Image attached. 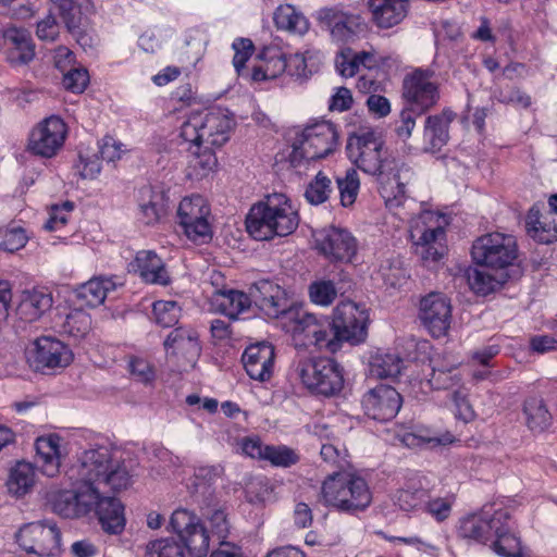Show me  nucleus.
Segmentation results:
<instances>
[{
	"label": "nucleus",
	"instance_id": "1",
	"mask_svg": "<svg viewBox=\"0 0 557 557\" xmlns=\"http://www.w3.org/2000/svg\"><path fill=\"white\" fill-rule=\"evenodd\" d=\"M76 473L81 482L77 490H59L48 494L53 512L73 519L95 510L106 533L121 534L126 522L124 506L112 494L132 485V475L125 465L113 460L110 451L101 447L82 454Z\"/></svg>",
	"mask_w": 557,
	"mask_h": 557
},
{
	"label": "nucleus",
	"instance_id": "2",
	"mask_svg": "<svg viewBox=\"0 0 557 557\" xmlns=\"http://www.w3.org/2000/svg\"><path fill=\"white\" fill-rule=\"evenodd\" d=\"M298 330L304 332L301 342L320 350L336 352L344 342L358 344L367 336V312L355 302L346 301L336 306L333 317L318 319L314 314L302 315Z\"/></svg>",
	"mask_w": 557,
	"mask_h": 557
},
{
	"label": "nucleus",
	"instance_id": "3",
	"mask_svg": "<svg viewBox=\"0 0 557 557\" xmlns=\"http://www.w3.org/2000/svg\"><path fill=\"white\" fill-rule=\"evenodd\" d=\"M173 531L181 542L173 539H159L146 545L145 557H186L184 547L190 557H206L210 549V534L201 519L187 509H176L170 520Z\"/></svg>",
	"mask_w": 557,
	"mask_h": 557
},
{
	"label": "nucleus",
	"instance_id": "4",
	"mask_svg": "<svg viewBox=\"0 0 557 557\" xmlns=\"http://www.w3.org/2000/svg\"><path fill=\"white\" fill-rule=\"evenodd\" d=\"M298 224V213L283 194L268 195L250 208L246 218L247 232L257 240L290 235Z\"/></svg>",
	"mask_w": 557,
	"mask_h": 557
},
{
	"label": "nucleus",
	"instance_id": "5",
	"mask_svg": "<svg viewBox=\"0 0 557 557\" xmlns=\"http://www.w3.org/2000/svg\"><path fill=\"white\" fill-rule=\"evenodd\" d=\"M319 500L344 512L362 511L372 500L368 483L360 475L338 471L329 474L321 486Z\"/></svg>",
	"mask_w": 557,
	"mask_h": 557
},
{
	"label": "nucleus",
	"instance_id": "6",
	"mask_svg": "<svg viewBox=\"0 0 557 557\" xmlns=\"http://www.w3.org/2000/svg\"><path fill=\"white\" fill-rule=\"evenodd\" d=\"M250 294L255 305L270 319H283L284 326L293 336L301 341L304 332L298 330L302 315H309L302 308L294 306L287 298L286 292L270 280H259L251 288Z\"/></svg>",
	"mask_w": 557,
	"mask_h": 557
},
{
	"label": "nucleus",
	"instance_id": "7",
	"mask_svg": "<svg viewBox=\"0 0 557 557\" xmlns=\"http://www.w3.org/2000/svg\"><path fill=\"white\" fill-rule=\"evenodd\" d=\"M337 145L338 133L333 123L322 121L307 126L293 140L289 163L293 168H301L327 157Z\"/></svg>",
	"mask_w": 557,
	"mask_h": 557
},
{
	"label": "nucleus",
	"instance_id": "8",
	"mask_svg": "<svg viewBox=\"0 0 557 557\" xmlns=\"http://www.w3.org/2000/svg\"><path fill=\"white\" fill-rule=\"evenodd\" d=\"M233 120L221 109L197 112L188 116L180 128V137L200 149L201 145L221 147L230 139Z\"/></svg>",
	"mask_w": 557,
	"mask_h": 557
},
{
	"label": "nucleus",
	"instance_id": "9",
	"mask_svg": "<svg viewBox=\"0 0 557 557\" xmlns=\"http://www.w3.org/2000/svg\"><path fill=\"white\" fill-rule=\"evenodd\" d=\"M296 373L309 391L319 395H336L344 386L343 369L333 358L301 359L296 364Z\"/></svg>",
	"mask_w": 557,
	"mask_h": 557
},
{
	"label": "nucleus",
	"instance_id": "10",
	"mask_svg": "<svg viewBox=\"0 0 557 557\" xmlns=\"http://www.w3.org/2000/svg\"><path fill=\"white\" fill-rule=\"evenodd\" d=\"M349 160L362 172L375 175L385 163L395 160L384 148V143L373 131L351 135L346 145Z\"/></svg>",
	"mask_w": 557,
	"mask_h": 557
},
{
	"label": "nucleus",
	"instance_id": "11",
	"mask_svg": "<svg viewBox=\"0 0 557 557\" xmlns=\"http://www.w3.org/2000/svg\"><path fill=\"white\" fill-rule=\"evenodd\" d=\"M471 256L478 265L502 270L513 264L518 257V246L511 235L490 233L473 242Z\"/></svg>",
	"mask_w": 557,
	"mask_h": 557
},
{
	"label": "nucleus",
	"instance_id": "12",
	"mask_svg": "<svg viewBox=\"0 0 557 557\" xmlns=\"http://www.w3.org/2000/svg\"><path fill=\"white\" fill-rule=\"evenodd\" d=\"M434 76V71L430 69H417L405 77L403 95L406 107L418 113H426L437 103L440 90Z\"/></svg>",
	"mask_w": 557,
	"mask_h": 557
},
{
	"label": "nucleus",
	"instance_id": "13",
	"mask_svg": "<svg viewBox=\"0 0 557 557\" xmlns=\"http://www.w3.org/2000/svg\"><path fill=\"white\" fill-rule=\"evenodd\" d=\"M16 542L27 553L55 556L61 550V532L54 522H32L20 529Z\"/></svg>",
	"mask_w": 557,
	"mask_h": 557
},
{
	"label": "nucleus",
	"instance_id": "14",
	"mask_svg": "<svg viewBox=\"0 0 557 557\" xmlns=\"http://www.w3.org/2000/svg\"><path fill=\"white\" fill-rule=\"evenodd\" d=\"M210 208L200 195L185 197L178 205L177 219L184 234L193 242H206L212 236L208 221Z\"/></svg>",
	"mask_w": 557,
	"mask_h": 557
},
{
	"label": "nucleus",
	"instance_id": "15",
	"mask_svg": "<svg viewBox=\"0 0 557 557\" xmlns=\"http://www.w3.org/2000/svg\"><path fill=\"white\" fill-rule=\"evenodd\" d=\"M315 18L338 44L352 42L366 30V24L360 15L338 8H322L317 12Z\"/></svg>",
	"mask_w": 557,
	"mask_h": 557
},
{
	"label": "nucleus",
	"instance_id": "16",
	"mask_svg": "<svg viewBox=\"0 0 557 557\" xmlns=\"http://www.w3.org/2000/svg\"><path fill=\"white\" fill-rule=\"evenodd\" d=\"M419 318L433 337L445 336L453 319L450 300L442 293L428 294L420 300Z\"/></svg>",
	"mask_w": 557,
	"mask_h": 557
},
{
	"label": "nucleus",
	"instance_id": "17",
	"mask_svg": "<svg viewBox=\"0 0 557 557\" xmlns=\"http://www.w3.org/2000/svg\"><path fill=\"white\" fill-rule=\"evenodd\" d=\"M66 133V125L60 117L49 116L32 131L28 149L36 156L51 158L63 146Z\"/></svg>",
	"mask_w": 557,
	"mask_h": 557
},
{
	"label": "nucleus",
	"instance_id": "18",
	"mask_svg": "<svg viewBox=\"0 0 557 557\" xmlns=\"http://www.w3.org/2000/svg\"><path fill=\"white\" fill-rule=\"evenodd\" d=\"M315 248L330 261L350 262L357 253V240L345 228L331 226L314 234Z\"/></svg>",
	"mask_w": 557,
	"mask_h": 557
},
{
	"label": "nucleus",
	"instance_id": "19",
	"mask_svg": "<svg viewBox=\"0 0 557 557\" xmlns=\"http://www.w3.org/2000/svg\"><path fill=\"white\" fill-rule=\"evenodd\" d=\"M73 360L70 348L61 341L44 336L35 341L27 351V362L35 371L64 368Z\"/></svg>",
	"mask_w": 557,
	"mask_h": 557
},
{
	"label": "nucleus",
	"instance_id": "20",
	"mask_svg": "<svg viewBox=\"0 0 557 557\" xmlns=\"http://www.w3.org/2000/svg\"><path fill=\"white\" fill-rule=\"evenodd\" d=\"M408 174L409 169L395 159L385 163V168L374 175L379 193L387 207L396 208L403 203Z\"/></svg>",
	"mask_w": 557,
	"mask_h": 557
},
{
	"label": "nucleus",
	"instance_id": "21",
	"mask_svg": "<svg viewBox=\"0 0 557 557\" xmlns=\"http://www.w3.org/2000/svg\"><path fill=\"white\" fill-rule=\"evenodd\" d=\"M509 519L510 515L505 509L496 510L492 516L487 512L472 513L460 519L457 534L463 540L486 544L493 539L498 523Z\"/></svg>",
	"mask_w": 557,
	"mask_h": 557
},
{
	"label": "nucleus",
	"instance_id": "22",
	"mask_svg": "<svg viewBox=\"0 0 557 557\" xmlns=\"http://www.w3.org/2000/svg\"><path fill=\"white\" fill-rule=\"evenodd\" d=\"M362 406L368 417L385 422L398 413L401 396L394 387L381 384L363 395Z\"/></svg>",
	"mask_w": 557,
	"mask_h": 557
},
{
	"label": "nucleus",
	"instance_id": "23",
	"mask_svg": "<svg viewBox=\"0 0 557 557\" xmlns=\"http://www.w3.org/2000/svg\"><path fill=\"white\" fill-rule=\"evenodd\" d=\"M168 354L182 359L184 367L194 368L201 354L199 335L191 327H176L169 333L164 341Z\"/></svg>",
	"mask_w": 557,
	"mask_h": 557
},
{
	"label": "nucleus",
	"instance_id": "24",
	"mask_svg": "<svg viewBox=\"0 0 557 557\" xmlns=\"http://www.w3.org/2000/svg\"><path fill=\"white\" fill-rule=\"evenodd\" d=\"M274 358V347L270 343L261 342L248 346L242 361L250 379L265 382L272 376Z\"/></svg>",
	"mask_w": 557,
	"mask_h": 557
},
{
	"label": "nucleus",
	"instance_id": "25",
	"mask_svg": "<svg viewBox=\"0 0 557 557\" xmlns=\"http://www.w3.org/2000/svg\"><path fill=\"white\" fill-rule=\"evenodd\" d=\"M455 117L456 113L450 109L426 116L423 127L424 151L432 153L441 151L449 140V125Z\"/></svg>",
	"mask_w": 557,
	"mask_h": 557
},
{
	"label": "nucleus",
	"instance_id": "26",
	"mask_svg": "<svg viewBox=\"0 0 557 557\" xmlns=\"http://www.w3.org/2000/svg\"><path fill=\"white\" fill-rule=\"evenodd\" d=\"M7 46V60L12 65L28 64L35 58V44L29 30L22 27H8L3 33Z\"/></svg>",
	"mask_w": 557,
	"mask_h": 557
},
{
	"label": "nucleus",
	"instance_id": "27",
	"mask_svg": "<svg viewBox=\"0 0 557 557\" xmlns=\"http://www.w3.org/2000/svg\"><path fill=\"white\" fill-rule=\"evenodd\" d=\"M201 517L209 523L210 532L218 540H224L230 532V522L224 505L216 498L214 493L199 496L195 503Z\"/></svg>",
	"mask_w": 557,
	"mask_h": 557
},
{
	"label": "nucleus",
	"instance_id": "28",
	"mask_svg": "<svg viewBox=\"0 0 557 557\" xmlns=\"http://www.w3.org/2000/svg\"><path fill=\"white\" fill-rule=\"evenodd\" d=\"M368 7L373 23L380 28H391L407 16L409 0H369Z\"/></svg>",
	"mask_w": 557,
	"mask_h": 557
},
{
	"label": "nucleus",
	"instance_id": "29",
	"mask_svg": "<svg viewBox=\"0 0 557 557\" xmlns=\"http://www.w3.org/2000/svg\"><path fill=\"white\" fill-rule=\"evenodd\" d=\"M129 267L147 283L160 285L170 283V276L163 261L152 250L138 251Z\"/></svg>",
	"mask_w": 557,
	"mask_h": 557
},
{
	"label": "nucleus",
	"instance_id": "30",
	"mask_svg": "<svg viewBox=\"0 0 557 557\" xmlns=\"http://www.w3.org/2000/svg\"><path fill=\"white\" fill-rule=\"evenodd\" d=\"M252 301L251 295L237 289H216L211 296L212 307L230 319H236L248 311Z\"/></svg>",
	"mask_w": 557,
	"mask_h": 557
},
{
	"label": "nucleus",
	"instance_id": "31",
	"mask_svg": "<svg viewBox=\"0 0 557 557\" xmlns=\"http://www.w3.org/2000/svg\"><path fill=\"white\" fill-rule=\"evenodd\" d=\"M445 231L442 226L423 230L414 242L416 255L425 265L437 262L445 253Z\"/></svg>",
	"mask_w": 557,
	"mask_h": 557
},
{
	"label": "nucleus",
	"instance_id": "32",
	"mask_svg": "<svg viewBox=\"0 0 557 557\" xmlns=\"http://www.w3.org/2000/svg\"><path fill=\"white\" fill-rule=\"evenodd\" d=\"M168 209L166 196L162 190L145 186L139 191V210L141 220L150 225L159 222Z\"/></svg>",
	"mask_w": 557,
	"mask_h": 557
},
{
	"label": "nucleus",
	"instance_id": "33",
	"mask_svg": "<svg viewBox=\"0 0 557 557\" xmlns=\"http://www.w3.org/2000/svg\"><path fill=\"white\" fill-rule=\"evenodd\" d=\"M52 297L44 290H27L22 295L16 314L20 320L35 322L52 307Z\"/></svg>",
	"mask_w": 557,
	"mask_h": 557
},
{
	"label": "nucleus",
	"instance_id": "34",
	"mask_svg": "<svg viewBox=\"0 0 557 557\" xmlns=\"http://www.w3.org/2000/svg\"><path fill=\"white\" fill-rule=\"evenodd\" d=\"M37 463L45 475L53 478L59 473L61 465L60 437H39L35 443Z\"/></svg>",
	"mask_w": 557,
	"mask_h": 557
},
{
	"label": "nucleus",
	"instance_id": "35",
	"mask_svg": "<svg viewBox=\"0 0 557 557\" xmlns=\"http://www.w3.org/2000/svg\"><path fill=\"white\" fill-rule=\"evenodd\" d=\"M35 468L26 461H17L9 469L5 486L8 492L16 497L24 496L35 484Z\"/></svg>",
	"mask_w": 557,
	"mask_h": 557
},
{
	"label": "nucleus",
	"instance_id": "36",
	"mask_svg": "<svg viewBox=\"0 0 557 557\" xmlns=\"http://www.w3.org/2000/svg\"><path fill=\"white\" fill-rule=\"evenodd\" d=\"M285 55L286 54L277 48L264 49L260 54L263 64L253 67L251 79L255 82L274 79L285 73Z\"/></svg>",
	"mask_w": 557,
	"mask_h": 557
},
{
	"label": "nucleus",
	"instance_id": "37",
	"mask_svg": "<svg viewBox=\"0 0 557 557\" xmlns=\"http://www.w3.org/2000/svg\"><path fill=\"white\" fill-rule=\"evenodd\" d=\"M523 413L528 428L534 433H542L553 423V416L543 398L529 397L523 404Z\"/></svg>",
	"mask_w": 557,
	"mask_h": 557
},
{
	"label": "nucleus",
	"instance_id": "38",
	"mask_svg": "<svg viewBox=\"0 0 557 557\" xmlns=\"http://www.w3.org/2000/svg\"><path fill=\"white\" fill-rule=\"evenodd\" d=\"M115 283L107 277H94L76 289V296L86 306L95 308L103 304L107 295L115 289Z\"/></svg>",
	"mask_w": 557,
	"mask_h": 557
},
{
	"label": "nucleus",
	"instance_id": "39",
	"mask_svg": "<svg viewBox=\"0 0 557 557\" xmlns=\"http://www.w3.org/2000/svg\"><path fill=\"white\" fill-rule=\"evenodd\" d=\"M273 20L278 29L294 34L304 35L309 29L306 16L290 4L280 5L274 12Z\"/></svg>",
	"mask_w": 557,
	"mask_h": 557
},
{
	"label": "nucleus",
	"instance_id": "40",
	"mask_svg": "<svg viewBox=\"0 0 557 557\" xmlns=\"http://www.w3.org/2000/svg\"><path fill=\"white\" fill-rule=\"evenodd\" d=\"M223 468L221 466H200L195 469L194 480L190 485V493L194 503H197L199 496L214 493L212 485L222 476Z\"/></svg>",
	"mask_w": 557,
	"mask_h": 557
},
{
	"label": "nucleus",
	"instance_id": "41",
	"mask_svg": "<svg viewBox=\"0 0 557 557\" xmlns=\"http://www.w3.org/2000/svg\"><path fill=\"white\" fill-rule=\"evenodd\" d=\"M508 521L498 523L493 534L495 541L492 542V548L499 556L517 557L521 553L520 541L512 533Z\"/></svg>",
	"mask_w": 557,
	"mask_h": 557
},
{
	"label": "nucleus",
	"instance_id": "42",
	"mask_svg": "<svg viewBox=\"0 0 557 557\" xmlns=\"http://www.w3.org/2000/svg\"><path fill=\"white\" fill-rule=\"evenodd\" d=\"M404 361L397 354L377 352L371 357L370 374L377 379L396 377L400 374Z\"/></svg>",
	"mask_w": 557,
	"mask_h": 557
},
{
	"label": "nucleus",
	"instance_id": "43",
	"mask_svg": "<svg viewBox=\"0 0 557 557\" xmlns=\"http://www.w3.org/2000/svg\"><path fill=\"white\" fill-rule=\"evenodd\" d=\"M347 290L344 282L333 280H318L309 285L310 300L319 306L327 307L336 299L337 295Z\"/></svg>",
	"mask_w": 557,
	"mask_h": 557
},
{
	"label": "nucleus",
	"instance_id": "44",
	"mask_svg": "<svg viewBox=\"0 0 557 557\" xmlns=\"http://www.w3.org/2000/svg\"><path fill=\"white\" fill-rule=\"evenodd\" d=\"M528 234L540 244H552L557 240V224L541 221L539 211L530 210L527 218Z\"/></svg>",
	"mask_w": 557,
	"mask_h": 557
},
{
	"label": "nucleus",
	"instance_id": "45",
	"mask_svg": "<svg viewBox=\"0 0 557 557\" xmlns=\"http://www.w3.org/2000/svg\"><path fill=\"white\" fill-rule=\"evenodd\" d=\"M337 186L341 195V202L344 207L351 206L358 195L360 181L355 169L350 168L346 171L344 177H337Z\"/></svg>",
	"mask_w": 557,
	"mask_h": 557
},
{
	"label": "nucleus",
	"instance_id": "46",
	"mask_svg": "<svg viewBox=\"0 0 557 557\" xmlns=\"http://www.w3.org/2000/svg\"><path fill=\"white\" fill-rule=\"evenodd\" d=\"M332 191L331 180L322 172L308 185L305 197L312 205H321L327 200Z\"/></svg>",
	"mask_w": 557,
	"mask_h": 557
},
{
	"label": "nucleus",
	"instance_id": "47",
	"mask_svg": "<svg viewBox=\"0 0 557 557\" xmlns=\"http://www.w3.org/2000/svg\"><path fill=\"white\" fill-rule=\"evenodd\" d=\"M152 310L156 322L162 327H171L178 322L181 308L175 301H156Z\"/></svg>",
	"mask_w": 557,
	"mask_h": 557
},
{
	"label": "nucleus",
	"instance_id": "48",
	"mask_svg": "<svg viewBox=\"0 0 557 557\" xmlns=\"http://www.w3.org/2000/svg\"><path fill=\"white\" fill-rule=\"evenodd\" d=\"M213 148L201 145L200 149L196 148L197 150L193 153L190 166L197 171L198 175L205 176L216 166L218 160Z\"/></svg>",
	"mask_w": 557,
	"mask_h": 557
},
{
	"label": "nucleus",
	"instance_id": "49",
	"mask_svg": "<svg viewBox=\"0 0 557 557\" xmlns=\"http://www.w3.org/2000/svg\"><path fill=\"white\" fill-rule=\"evenodd\" d=\"M91 327V318L88 313L82 310H74L67 314L63 324L66 333L74 337L85 336Z\"/></svg>",
	"mask_w": 557,
	"mask_h": 557
},
{
	"label": "nucleus",
	"instance_id": "50",
	"mask_svg": "<svg viewBox=\"0 0 557 557\" xmlns=\"http://www.w3.org/2000/svg\"><path fill=\"white\" fill-rule=\"evenodd\" d=\"M277 467H289L298 461L295 451L286 446L267 445L263 459Z\"/></svg>",
	"mask_w": 557,
	"mask_h": 557
},
{
	"label": "nucleus",
	"instance_id": "51",
	"mask_svg": "<svg viewBox=\"0 0 557 557\" xmlns=\"http://www.w3.org/2000/svg\"><path fill=\"white\" fill-rule=\"evenodd\" d=\"M53 7L58 10L59 15L62 17L66 28L74 32L78 28L81 20V10L75 4L74 0H50Z\"/></svg>",
	"mask_w": 557,
	"mask_h": 557
},
{
	"label": "nucleus",
	"instance_id": "52",
	"mask_svg": "<svg viewBox=\"0 0 557 557\" xmlns=\"http://www.w3.org/2000/svg\"><path fill=\"white\" fill-rule=\"evenodd\" d=\"M27 243L25 232L21 227L0 230V250L14 252L23 248Z\"/></svg>",
	"mask_w": 557,
	"mask_h": 557
},
{
	"label": "nucleus",
	"instance_id": "53",
	"mask_svg": "<svg viewBox=\"0 0 557 557\" xmlns=\"http://www.w3.org/2000/svg\"><path fill=\"white\" fill-rule=\"evenodd\" d=\"M467 278L471 289L478 294L486 295L494 290L495 280L483 270L469 269Z\"/></svg>",
	"mask_w": 557,
	"mask_h": 557
},
{
	"label": "nucleus",
	"instance_id": "54",
	"mask_svg": "<svg viewBox=\"0 0 557 557\" xmlns=\"http://www.w3.org/2000/svg\"><path fill=\"white\" fill-rule=\"evenodd\" d=\"M89 83V75L86 69L73 67L64 74L62 84L66 90L75 94L83 92Z\"/></svg>",
	"mask_w": 557,
	"mask_h": 557
},
{
	"label": "nucleus",
	"instance_id": "55",
	"mask_svg": "<svg viewBox=\"0 0 557 557\" xmlns=\"http://www.w3.org/2000/svg\"><path fill=\"white\" fill-rule=\"evenodd\" d=\"M232 48L235 51V54L233 58V65L236 70V72L240 75L242 71L245 67L246 62L252 55L255 47L250 39L237 38L232 44Z\"/></svg>",
	"mask_w": 557,
	"mask_h": 557
},
{
	"label": "nucleus",
	"instance_id": "56",
	"mask_svg": "<svg viewBox=\"0 0 557 557\" xmlns=\"http://www.w3.org/2000/svg\"><path fill=\"white\" fill-rule=\"evenodd\" d=\"M60 34V25L52 10L36 25V36L42 41H54Z\"/></svg>",
	"mask_w": 557,
	"mask_h": 557
},
{
	"label": "nucleus",
	"instance_id": "57",
	"mask_svg": "<svg viewBox=\"0 0 557 557\" xmlns=\"http://www.w3.org/2000/svg\"><path fill=\"white\" fill-rule=\"evenodd\" d=\"M425 496V491L421 488L400 490L396 494V504L401 510L410 511L420 506L423 503Z\"/></svg>",
	"mask_w": 557,
	"mask_h": 557
},
{
	"label": "nucleus",
	"instance_id": "58",
	"mask_svg": "<svg viewBox=\"0 0 557 557\" xmlns=\"http://www.w3.org/2000/svg\"><path fill=\"white\" fill-rule=\"evenodd\" d=\"M351 49L342 50L335 59V65L343 77H352L359 72L360 65Z\"/></svg>",
	"mask_w": 557,
	"mask_h": 557
},
{
	"label": "nucleus",
	"instance_id": "59",
	"mask_svg": "<svg viewBox=\"0 0 557 557\" xmlns=\"http://www.w3.org/2000/svg\"><path fill=\"white\" fill-rule=\"evenodd\" d=\"M126 151L124 145L112 136H104L101 140L99 152L102 160L115 162Z\"/></svg>",
	"mask_w": 557,
	"mask_h": 557
},
{
	"label": "nucleus",
	"instance_id": "60",
	"mask_svg": "<svg viewBox=\"0 0 557 557\" xmlns=\"http://www.w3.org/2000/svg\"><path fill=\"white\" fill-rule=\"evenodd\" d=\"M424 113H418L411 108L405 107L400 112V119L396 126V133L398 137L406 140L412 134L416 126V119L423 115Z\"/></svg>",
	"mask_w": 557,
	"mask_h": 557
},
{
	"label": "nucleus",
	"instance_id": "61",
	"mask_svg": "<svg viewBox=\"0 0 557 557\" xmlns=\"http://www.w3.org/2000/svg\"><path fill=\"white\" fill-rule=\"evenodd\" d=\"M129 371L137 381L141 383H149L154 377V372L149 362L141 358H132L129 360Z\"/></svg>",
	"mask_w": 557,
	"mask_h": 557
},
{
	"label": "nucleus",
	"instance_id": "62",
	"mask_svg": "<svg viewBox=\"0 0 557 557\" xmlns=\"http://www.w3.org/2000/svg\"><path fill=\"white\" fill-rule=\"evenodd\" d=\"M286 73L297 79L308 76L306 59L302 54L295 53L285 55Z\"/></svg>",
	"mask_w": 557,
	"mask_h": 557
},
{
	"label": "nucleus",
	"instance_id": "63",
	"mask_svg": "<svg viewBox=\"0 0 557 557\" xmlns=\"http://www.w3.org/2000/svg\"><path fill=\"white\" fill-rule=\"evenodd\" d=\"M455 367L449 369L433 368L430 383L436 388H449L455 384V375H451V371Z\"/></svg>",
	"mask_w": 557,
	"mask_h": 557
},
{
	"label": "nucleus",
	"instance_id": "64",
	"mask_svg": "<svg viewBox=\"0 0 557 557\" xmlns=\"http://www.w3.org/2000/svg\"><path fill=\"white\" fill-rule=\"evenodd\" d=\"M351 104L352 96L350 90L346 87H339L331 99L330 109L342 112L350 109Z\"/></svg>",
	"mask_w": 557,
	"mask_h": 557
}]
</instances>
